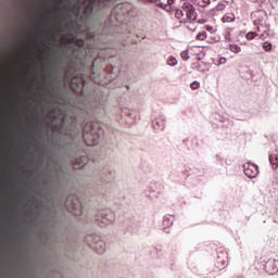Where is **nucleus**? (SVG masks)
<instances>
[{
    "label": "nucleus",
    "mask_w": 278,
    "mask_h": 278,
    "mask_svg": "<svg viewBox=\"0 0 278 278\" xmlns=\"http://www.w3.org/2000/svg\"><path fill=\"white\" fill-rule=\"evenodd\" d=\"M104 134L103 125L99 122H90L83 127V138L87 147H94Z\"/></svg>",
    "instance_id": "f257e3e1"
},
{
    "label": "nucleus",
    "mask_w": 278,
    "mask_h": 278,
    "mask_svg": "<svg viewBox=\"0 0 278 278\" xmlns=\"http://www.w3.org/2000/svg\"><path fill=\"white\" fill-rule=\"evenodd\" d=\"M85 242L90 247V249H93V251L98 252L100 255L108 250V245L101 240V236L97 233L87 235L85 237Z\"/></svg>",
    "instance_id": "f03ea898"
},
{
    "label": "nucleus",
    "mask_w": 278,
    "mask_h": 278,
    "mask_svg": "<svg viewBox=\"0 0 278 278\" xmlns=\"http://www.w3.org/2000/svg\"><path fill=\"white\" fill-rule=\"evenodd\" d=\"M243 173L249 177L250 179H255L257 175H260V167L253 163H245L243 165Z\"/></svg>",
    "instance_id": "7ed1b4c3"
},
{
    "label": "nucleus",
    "mask_w": 278,
    "mask_h": 278,
    "mask_svg": "<svg viewBox=\"0 0 278 278\" xmlns=\"http://www.w3.org/2000/svg\"><path fill=\"white\" fill-rule=\"evenodd\" d=\"M182 10L187 15V18H189V21H197L198 15H197V9H194V5H192L189 2H185L182 4Z\"/></svg>",
    "instance_id": "20e7f679"
},
{
    "label": "nucleus",
    "mask_w": 278,
    "mask_h": 278,
    "mask_svg": "<svg viewBox=\"0 0 278 278\" xmlns=\"http://www.w3.org/2000/svg\"><path fill=\"white\" fill-rule=\"evenodd\" d=\"M100 177L101 179H104V181H112V179L116 177V172L112 167L106 166L100 173Z\"/></svg>",
    "instance_id": "39448f33"
},
{
    "label": "nucleus",
    "mask_w": 278,
    "mask_h": 278,
    "mask_svg": "<svg viewBox=\"0 0 278 278\" xmlns=\"http://www.w3.org/2000/svg\"><path fill=\"white\" fill-rule=\"evenodd\" d=\"M100 216L102 218V223H114V220H116V216L112 211H102Z\"/></svg>",
    "instance_id": "423d86ee"
},
{
    "label": "nucleus",
    "mask_w": 278,
    "mask_h": 278,
    "mask_svg": "<svg viewBox=\"0 0 278 278\" xmlns=\"http://www.w3.org/2000/svg\"><path fill=\"white\" fill-rule=\"evenodd\" d=\"M267 14L265 11H257L254 13V17L255 20L253 21V25H255V27H258V25H262V22H264V20L266 18Z\"/></svg>",
    "instance_id": "0eeeda50"
},
{
    "label": "nucleus",
    "mask_w": 278,
    "mask_h": 278,
    "mask_svg": "<svg viewBox=\"0 0 278 278\" xmlns=\"http://www.w3.org/2000/svg\"><path fill=\"white\" fill-rule=\"evenodd\" d=\"M88 163V159L86 156L77 157L74 162V168H84Z\"/></svg>",
    "instance_id": "6e6552de"
},
{
    "label": "nucleus",
    "mask_w": 278,
    "mask_h": 278,
    "mask_svg": "<svg viewBox=\"0 0 278 278\" xmlns=\"http://www.w3.org/2000/svg\"><path fill=\"white\" fill-rule=\"evenodd\" d=\"M152 125L154 129H164V127H166V122L164 121V117H160L152 121Z\"/></svg>",
    "instance_id": "1a4fd4ad"
},
{
    "label": "nucleus",
    "mask_w": 278,
    "mask_h": 278,
    "mask_svg": "<svg viewBox=\"0 0 278 278\" xmlns=\"http://www.w3.org/2000/svg\"><path fill=\"white\" fill-rule=\"evenodd\" d=\"M236 21V15L233 13H227L223 17L224 23H233Z\"/></svg>",
    "instance_id": "9d476101"
},
{
    "label": "nucleus",
    "mask_w": 278,
    "mask_h": 278,
    "mask_svg": "<svg viewBox=\"0 0 278 278\" xmlns=\"http://www.w3.org/2000/svg\"><path fill=\"white\" fill-rule=\"evenodd\" d=\"M269 162H270L274 170H276V168H278V157H277V155L270 154L269 155Z\"/></svg>",
    "instance_id": "9b49d317"
},
{
    "label": "nucleus",
    "mask_w": 278,
    "mask_h": 278,
    "mask_svg": "<svg viewBox=\"0 0 278 278\" xmlns=\"http://www.w3.org/2000/svg\"><path fill=\"white\" fill-rule=\"evenodd\" d=\"M229 50L232 53H240V51H242V48H240V46L238 45H229Z\"/></svg>",
    "instance_id": "f8f14e48"
},
{
    "label": "nucleus",
    "mask_w": 278,
    "mask_h": 278,
    "mask_svg": "<svg viewBox=\"0 0 278 278\" xmlns=\"http://www.w3.org/2000/svg\"><path fill=\"white\" fill-rule=\"evenodd\" d=\"M167 64L168 66H177L178 64L177 59L175 56H169L167 60Z\"/></svg>",
    "instance_id": "ddd939ff"
},
{
    "label": "nucleus",
    "mask_w": 278,
    "mask_h": 278,
    "mask_svg": "<svg viewBox=\"0 0 278 278\" xmlns=\"http://www.w3.org/2000/svg\"><path fill=\"white\" fill-rule=\"evenodd\" d=\"M197 2L201 8H207V5L211 3V0H197Z\"/></svg>",
    "instance_id": "4468645a"
},
{
    "label": "nucleus",
    "mask_w": 278,
    "mask_h": 278,
    "mask_svg": "<svg viewBox=\"0 0 278 278\" xmlns=\"http://www.w3.org/2000/svg\"><path fill=\"white\" fill-rule=\"evenodd\" d=\"M263 49L265 51H273V43H270L268 41L263 42Z\"/></svg>",
    "instance_id": "2eb2a0df"
},
{
    "label": "nucleus",
    "mask_w": 278,
    "mask_h": 278,
    "mask_svg": "<svg viewBox=\"0 0 278 278\" xmlns=\"http://www.w3.org/2000/svg\"><path fill=\"white\" fill-rule=\"evenodd\" d=\"M205 38H207V33L202 31L197 35L195 40H205Z\"/></svg>",
    "instance_id": "dca6fc26"
},
{
    "label": "nucleus",
    "mask_w": 278,
    "mask_h": 278,
    "mask_svg": "<svg viewBox=\"0 0 278 278\" xmlns=\"http://www.w3.org/2000/svg\"><path fill=\"white\" fill-rule=\"evenodd\" d=\"M225 8H227V5H225V3L219 2L216 7L215 10L216 12H223V10H225Z\"/></svg>",
    "instance_id": "f3484780"
},
{
    "label": "nucleus",
    "mask_w": 278,
    "mask_h": 278,
    "mask_svg": "<svg viewBox=\"0 0 278 278\" xmlns=\"http://www.w3.org/2000/svg\"><path fill=\"white\" fill-rule=\"evenodd\" d=\"M256 36H257V33H255V31H250V33H248V34L245 35V38H247V40H253V38H256Z\"/></svg>",
    "instance_id": "a211bd4d"
},
{
    "label": "nucleus",
    "mask_w": 278,
    "mask_h": 278,
    "mask_svg": "<svg viewBox=\"0 0 278 278\" xmlns=\"http://www.w3.org/2000/svg\"><path fill=\"white\" fill-rule=\"evenodd\" d=\"M184 12H186L184 11V9L176 10V13H175L176 18H184Z\"/></svg>",
    "instance_id": "6ab92c4d"
},
{
    "label": "nucleus",
    "mask_w": 278,
    "mask_h": 278,
    "mask_svg": "<svg viewBox=\"0 0 278 278\" xmlns=\"http://www.w3.org/2000/svg\"><path fill=\"white\" fill-rule=\"evenodd\" d=\"M180 56L182 58V60H185V62H188V60H190V54H188V51H182L180 53Z\"/></svg>",
    "instance_id": "aec40b11"
},
{
    "label": "nucleus",
    "mask_w": 278,
    "mask_h": 278,
    "mask_svg": "<svg viewBox=\"0 0 278 278\" xmlns=\"http://www.w3.org/2000/svg\"><path fill=\"white\" fill-rule=\"evenodd\" d=\"M201 86V84L199 81H193L190 84V88L192 90H199V87Z\"/></svg>",
    "instance_id": "412c9836"
},
{
    "label": "nucleus",
    "mask_w": 278,
    "mask_h": 278,
    "mask_svg": "<svg viewBox=\"0 0 278 278\" xmlns=\"http://www.w3.org/2000/svg\"><path fill=\"white\" fill-rule=\"evenodd\" d=\"M149 3H155L159 8H164V4L160 0H148Z\"/></svg>",
    "instance_id": "4be33fe9"
},
{
    "label": "nucleus",
    "mask_w": 278,
    "mask_h": 278,
    "mask_svg": "<svg viewBox=\"0 0 278 278\" xmlns=\"http://www.w3.org/2000/svg\"><path fill=\"white\" fill-rule=\"evenodd\" d=\"M173 220L170 222V217H168V216H165L164 217V225H167V226H170V225H173Z\"/></svg>",
    "instance_id": "5701e85b"
},
{
    "label": "nucleus",
    "mask_w": 278,
    "mask_h": 278,
    "mask_svg": "<svg viewBox=\"0 0 278 278\" xmlns=\"http://www.w3.org/2000/svg\"><path fill=\"white\" fill-rule=\"evenodd\" d=\"M71 127H77V119H73L71 123Z\"/></svg>",
    "instance_id": "b1692460"
},
{
    "label": "nucleus",
    "mask_w": 278,
    "mask_h": 278,
    "mask_svg": "<svg viewBox=\"0 0 278 278\" xmlns=\"http://www.w3.org/2000/svg\"><path fill=\"white\" fill-rule=\"evenodd\" d=\"M226 62H227V59H225V58L219 59L220 64H226Z\"/></svg>",
    "instance_id": "393cba45"
},
{
    "label": "nucleus",
    "mask_w": 278,
    "mask_h": 278,
    "mask_svg": "<svg viewBox=\"0 0 278 278\" xmlns=\"http://www.w3.org/2000/svg\"><path fill=\"white\" fill-rule=\"evenodd\" d=\"M40 23H41V25L45 27V26L47 25V20H46V18H42V20L40 21Z\"/></svg>",
    "instance_id": "a878e982"
},
{
    "label": "nucleus",
    "mask_w": 278,
    "mask_h": 278,
    "mask_svg": "<svg viewBox=\"0 0 278 278\" xmlns=\"http://www.w3.org/2000/svg\"><path fill=\"white\" fill-rule=\"evenodd\" d=\"M168 5H173L175 3V0H167Z\"/></svg>",
    "instance_id": "bb28decb"
},
{
    "label": "nucleus",
    "mask_w": 278,
    "mask_h": 278,
    "mask_svg": "<svg viewBox=\"0 0 278 278\" xmlns=\"http://www.w3.org/2000/svg\"><path fill=\"white\" fill-rule=\"evenodd\" d=\"M62 125L65 126L66 125V117L63 118L62 121Z\"/></svg>",
    "instance_id": "cd10ccee"
},
{
    "label": "nucleus",
    "mask_w": 278,
    "mask_h": 278,
    "mask_svg": "<svg viewBox=\"0 0 278 278\" xmlns=\"http://www.w3.org/2000/svg\"><path fill=\"white\" fill-rule=\"evenodd\" d=\"M207 31H212L213 27L212 26H206Z\"/></svg>",
    "instance_id": "c85d7f7f"
},
{
    "label": "nucleus",
    "mask_w": 278,
    "mask_h": 278,
    "mask_svg": "<svg viewBox=\"0 0 278 278\" xmlns=\"http://www.w3.org/2000/svg\"><path fill=\"white\" fill-rule=\"evenodd\" d=\"M74 210H77V205L76 204H74Z\"/></svg>",
    "instance_id": "c756f323"
},
{
    "label": "nucleus",
    "mask_w": 278,
    "mask_h": 278,
    "mask_svg": "<svg viewBox=\"0 0 278 278\" xmlns=\"http://www.w3.org/2000/svg\"><path fill=\"white\" fill-rule=\"evenodd\" d=\"M256 30L260 31V27H257Z\"/></svg>",
    "instance_id": "7c9ffc66"
}]
</instances>
